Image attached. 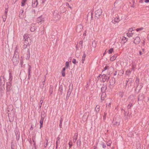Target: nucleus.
<instances>
[{"label": "nucleus", "mask_w": 149, "mask_h": 149, "mask_svg": "<svg viewBox=\"0 0 149 149\" xmlns=\"http://www.w3.org/2000/svg\"><path fill=\"white\" fill-rule=\"evenodd\" d=\"M95 111L96 113H97L100 111V106L97 105L95 107Z\"/></svg>", "instance_id": "b1692460"}, {"label": "nucleus", "mask_w": 149, "mask_h": 149, "mask_svg": "<svg viewBox=\"0 0 149 149\" xmlns=\"http://www.w3.org/2000/svg\"><path fill=\"white\" fill-rule=\"evenodd\" d=\"M18 54V52L17 51V49H16V50H15V52L14 54Z\"/></svg>", "instance_id": "bf43d9fd"}, {"label": "nucleus", "mask_w": 149, "mask_h": 149, "mask_svg": "<svg viewBox=\"0 0 149 149\" xmlns=\"http://www.w3.org/2000/svg\"><path fill=\"white\" fill-rule=\"evenodd\" d=\"M113 51V48H110L109 50L108 51V52L109 54H110L112 53V52Z\"/></svg>", "instance_id": "ea45409f"}, {"label": "nucleus", "mask_w": 149, "mask_h": 149, "mask_svg": "<svg viewBox=\"0 0 149 149\" xmlns=\"http://www.w3.org/2000/svg\"><path fill=\"white\" fill-rule=\"evenodd\" d=\"M144 30H145V29H144V28L143 27H141L140 28L137 29H136V31L138 32V31H145Z\"/></svg>", "instance_id": "7c9ffc66"}, {"label": "nucleus", "mask_w": 149, "mask_h": 149, "mask_svg": "<svg viewBox=\"0 0 149 149\" xmlns=\"http://www.w3.org/2000/svg\"><path fill=\"white\" fill-rule=\"evenodd\" d=\"M127 41V38L125 37H123L122 38L121 42L122 43L124 44Z\"/></svg>", "instance_id": "412c9836"}, {"label": "nucleus", "mask_w": 149, "mask_h": 149, "mask_svg": "<svg viewBox=\"0 0 149 149\" xmlns=\"http://www.w3.org/2000/svg\"><path fill=\"white\" fill-rule=\"evenodd\" d=\"M65 68H63V69L61 71L62 76L63 77H65Z\"/></svg>", "instance_id": "c85d7f7f"}, {"label": "nucleus", "mask_w": 149, "mask_h": 149, "mask_svg": "<svg viewBox=\"0 0 149 149\" xmlns=\"http://www.w3.org/2000/svg\"><path fill=\"white\" fill-rule=\"evenodd\" d=\"M63 121V119L62 118H61L60 120V123H59V126L60 128L61 127Z\"/></svg>", "instance_id": "e433bc0d"}, {"label": "nucleus", "mask_w": 149, "mask_h": 149, "mask_svg": "<svg viewBox=\"0 0 149 149\" xmlns=\"http://www.w3.org/2000/svg\"><path fill=\"white\" fill-rule=\"evenodd\" d=\"M116 57H117L116 54H115L111 57L110 60L111 61H113L116 59Z\"/></svg>", "instance_id": "5701e85b"}, {"label": "nucleus", "mask_w": 149, "mask_h": 149, "mask_svg": "<svg viewBox=\"0 0 149 149\" xmlns=\"http://www.w3.org/2000/svg\"><path fill=\"white\" fill-rule=\"evenodd\" d=\"M53 16L56 20L59 19L61 17L60 15L57 14V12H55L54 13Z\"/></svg>", "instance_id": "9d476101"}, {"label": "nucleus", "mask_w": 149, "mask_h": 149, "mask_svg": "<svg viewBox=\"0 0 149 149\" xmlns=\"http://www.w3.org/2000/svg\"><path fill=\"white\" fill-rule=\"evenodd\" d=\"M1 86H3L4 85L5 82L4 78L3 76H1L0 78Z\"/></svg>", "instance_id": "f8f14e48"}, {"label": "nucleus", "mask_w": 149, "mask_h": 149, "mask_svg": "<svg viewBox=\"0 0 149 149\" xmlns=\"http://www.w3.org/2000/svg\"><path fill=\"white\" fill-rule=\"evenodd\" d=\"M4 88H0V92L1 93H3L4 92Z\"/></svg>", "instance_id": "09e8293b"}, {"label": "nucleus", "mask_w": 149, "mask_h": 149, "mask_svg": "<svg viewBox=\"0 0 149 149\" xmlns=\"http://www.w3.org/2000/svg\"><path fill=\"white\" fill-rule=\"evenodd\" d=\"M112 123L114 125L116 126H118L120 124L119 121L116 118L113 119Z\"/></svg>", "instance_id": "6e6552de"}, {"label": "nucleus", "mask_w": 149, "mask_h": 149, "mask_svg": "<svg viewBox=\"0 0 149 149\" xmlns=\"http://www.w3.org/2000/svg\"><path fill=\"white\" fill-rule=\"evenodd\" d=\"M102 11L101 9H99L96 10L95 12V16L97 18H99L101 16Z\"/></svg>", "instance_id": "39448f33"}, {"label": "nucleus", "mask_w": 149, "mask_h": 149, "mask_svg": "<svg viewBox=\"0 0 149 149\" xmlns=\"http://www.w3.org/2000/svg\"><path fill=\"white\" fill-rule=\"evenodd\" d=\"M124 93L123 92H120L119 93V95L121 97H122Z\"/></svg>", "instance_id": "58836bf2"}, {"label": "nucleus", "mask_w": 149, "mask_h": 149, "mask_svg": "<svg viewBox=\"0 0 149 149\" xmlns=\"http://www.w3.org/2000/svg\"><path fill=\"white\" fill-rule=\"evenodd\" d=\"M69 93H67V96H66V99H68L69 97H70V94H68Z\"/></svg>", "instance_id": "864d4df0"}, {"label": "nucleus", "mask_w": 149, "mask_h": 149, "mask_svg": "<svg viewBox=\"0 0 149 149\" xmlns=\"http://www.w3.org/2000/svg\"><path fill=\"white\" fill-rule=\"evenodd\" d=\"M6 18H7V16H4V15H3V19H6Z\"/></svg>", "instance_id": "0e129e2a"}, {"label": "nucleus", "mask_w": 149, "mask_h": 149, "mask_svg": "<svg viewBox=\"0 0 149 149\" xmlns=\"http://www.w3.org/2000/svg\"><path fill=\"white\" fill-rule=\"evenodd\" d=\"M36 30V27L34 24H32L31 25L30 31L31 32H33Z\"/></svg>", "instance_id": "aec40b11"}, {"label": "nucleus", "mask_w": 149, "mask_h": 149, "mask_svg": "<svg viewBox=\"0 0 149 149\" xmlns=\"http://www.w3.org/2000/svg\"><path fill=\"white\" fill-rule=\"evenodd\" d=\"M102 148H105L106 147V145L104 143L102 142Z\"/></svg>", "instance_id": "de8ad7c7"}, {"label": "nucleus", "mask_w": 149, "mask_h": 149, "mask_svg": "<svg viewBox=\"0 0 149 149\" xmlns=\"http://www.w3.org/2000/svg\"><path fill=\"white\" fill-rule=\"evenodd\" d=\"M24 45L23 46V48L24 49H26L27 50V54L28 55V54L29 55L30 54V52H29V49H30V45L29 44V42H24Z\"/></svg>", "instance_id": "f03ea898"}, {"label": "nucleus", "mask_w": 149, "mask_h": 149, "mask_svg": "<svg viewBox=\"0 0 149 149\" xmlns=\"http://www.w3.org/2000/svg\"><path fill=\"white\" fill-rule=\"evenodd\" d=\"M59 91L61 95L62 94L63 87L62 85H61L59 88Z\"/></svg>", "instance_id": "c756f323"}, {"label": "nucleus", "mask_w": 149, "mask_h": 149, "mask_svg": "<svg viewBox=\"0 0 149 149\" xmlns=\"http://www.w3.org/2000/svg\"><path fill=\"white\" fill-rule=\"evenodd\" d=\"M46 143H45L44 144V147L46 148L47 146L48 145V140L46 138Z\"/></svg>", "instance_id": "c9c22d12"}, {"label": "nucleus", "mask_w": 149, "mask_h": 149, "mask_svg": "<svg viewBox=\"0 0 149 149\" xmlns=\"http://www.w3.org/2000/svg\"><path fill=\"white\" fill-rule=\"evenodd\" d=\"M44 99V97L43 96L41 98V100L40 101V104H41V105H42V104L43 102ZM40 107H41V105H40Z\"/></svg>", "instance_id": "473e14b6"}, {"label": "nucleus", "mask_w": 149, "mask_h": 149, "mask_svg": "<svg viewBox=\"0 0 149 149\" xmlns=\"http://www.w3.org/2000/svg\"><path fill=\"white\" fill-rule=\"evenodd\" d=\"M72 63L74 64H76V59H75L73 58L72 60Z\"/></svg>", "instance_id": "6e6d98bb"}, {"label": "nucleus", "mask_w": 149, "mask_h": 149, "mask_svg": "<svg viewBox=\"0 0 149 149\" xmlns=\"http://www.w3.org/2000/svg\"><path fill=\"white\" fill-rule=\"evenodd\" d=\"M77 134L75 133L74 134V137L73 138V141L74 143H75L76 142V141L77 139Z\"/></svg>", "instance_id": "bb28decb"}, {"label": "nucleus", "mask_w": 149, "mask_h": 149, "mask_svg": "<svg viewBox=\"0 0 149 149\" xmlns=\"http://www.w3.org/2000/svg\"><path fill=\"white\" fill-rule=\"evenodd\" d=\"M127 36H128L129 37H130V33H126Z\"/></svg>", "instance_id": "052dcab7"}, {"label": "nucleus", "mask_w": 149, "mask_h": 149, "mask_svg": "<svg viewBox=\"0 0 149 149\" xmlns=\"http://www.w3.org/2000/svg\"><path fill=\"white\" fill-rule=\"evenodd\" d=\"M82 25L80 24L77 25L76 28V31L78 32H80L82 31Z\"/></svg>", "instance_id": "1a4fd4ad"}, {"label": "nucleus", "mask_w": 149, "mask_h": 149, "mask_svg": "<svg viewBox=\"0 0 149 149\" xmlns=\"http://www.w3.org/2000/svg\"><path fill=\"white\" fill-rule=\"evenodd\" d=\"M21 6H24L25 4V3L24 2H23L22 1V2H21Z\"/></svg>", "instance_id": "4d7b16f0"}, {"label": "nucleus", "mask_w": 149, "mask_h": 149, "mask_svg": "<svg viewBox=\"0 0 149 149\" xmlns=\"http://www.w3.org/2000/svg\"><path fill=\"white\" fill-rule=\"evenodd\" d=\"M66 6H68L71 9H72V6L69 5L68 3H66Z\"/></svg>", "instance_id": "603ef678"}, {"label": "nucleus", "mask_w": 149, "mask_h": 149, "mask_svg": "<svg viewBox=\"0 0 149 149\" xmlns=\"http://www.w3.org/2000/svg\"><path fill=\"white\" fill-rule=\"evenodd\" d=\"M43 120H40V124L42 125L43 124Z\"/></svg>", "instance_id": "13d9d810"}, {"label": "nucleus", "mask_w": 149, "mask_h": 149, "mask_svg": "<svg viewBox=\"0 0 149 149\" xmlns=\"http://www.w3.org/2000/svg\"><path fill=\"white\" fill-rule=\"evenodd\" d=\"M60 139V138L59 136H58L57 138V141H59Z\"/></svg>", "instance_id": "e2e57ef3"}, {"label": "nucleus", "mask_w": 149, "mask_h": 149, "mask_svg": "<svg viewBox=\"0 0 149 149\" xmlns=\"http://www.w3.org/2000/svg\"><path fill=\"white\" fill-rule=\"evenodd\" d=\"M72 86L73 85H72V88H70V85L69 86V89L68 90V91L67 92V93H69L68 94H70L72 92Z\"/></svg>", "instance_id": "393cba45"}, {"label": "nucleus", "mask_w": 149, "mask_h": 149, "mask_svg": "<svg viewBox=\"0 0 149 149\" xmlns=\"http://www.w3.org/2000/svg\"><path fill=\"white\" fill-rule=\"evenodd\" d=\"M92 45L94 47H96V43L95 41H94L92 43Z\"/></svg>", "instance_id": "a18cd8bd"}, {"label": "nucleus", "mask_w": 149, "mask_h": 149, "mask_svg": "<svg viewBox=\"0 0 149 149\" xmlns=\"http://www.w3.org/2000/svg\"><path fill=\"white\" fill-rule=\"evenodd\" d=\"M113 20L114 22L118 23L119 22L120 19V18L118 17L115 18Z\"/></svg>", "instance_id": "a878e982"}, {"label": "nucleus", "mask_w": 149, "mask_h": 149, "mask_svg": "<svg viewBox=\"0 0 149 149\" xmlns=\"http://www.w3.org/2000/svg\"><path fill=\"white\" fill-rule=\"evenodd\" d=\"M139 83V80L138 78H136V80L135 82V83L134 84V86L135 87H136V89H138L139 90H140L143 87V86L141 84H140L139 85L138 84Z\"/></svg>", "instance_id": "20e7f679"}, {"label": "nucleus", "mask_w": 149, "mask_h": 149, "mask_svg": "<svg viewBox=\"0 0 149 149\" xmlns=\"http://www.w3.org/2000/svg\"><path fill=\"white\" fill-rule=\"evenodd\" d=\"M12 82H7L6 83V93L7 94H9L10 91L12 88Z\"/></svg>", "instance_id": "7ed1b4c3"}, {"label": "nucleus", "mask_w": 149, "mask_h": 149, "mask_svg": "<svg viewBox=\"0 0 149 149\" xmlns=\"http://www.w3.org/2000/svg\"><path fill=\"white\" fill-rule=\"evenodd\" d=\"M93 149H97V147L96 146H94L93 147Z\"/></svg>", "instance_id": "774afa93"}, {"label": "nucleus", "mask_w": 149, "mask_h": 149, "mask_svg": "<svg viewBox=\"0 0 149 149\" xmlns=\"http://www.w3.org/2000/svg\"><path fill=\"white\" fill-rule=\"evenodd\" d=\"M38 4L37 0H32V6L33 8L36 7Z\"/></svg>", "instance_id": "2eb2a0df"}, {"label": "nucleus", "mask_w": 149, "mask_h": 149, "mask_svg": "<svg viewBox=\"0 0 149 149\" xmlns=\"http://www.w3.org/2000/svg\"><path fill=\"white\" fill-rule=\"evenodd\" d=\"M69 147L71 148L72 146V143L71 141L69 142Z\"/></svg>", "instance_id": "3c124183"}, {"label": "nucleus", "mask_w": 149, "mask_h": 149, "mask_svg": "<svg viewBox=\"0 0 149 149\" xmlns=\"http://www.w3.org/2000/svg\"><path fill=\"white\" fill-rule=\"evenodd\" d=\"M130 70H127L126 71V74L127 75V76H128V75H130Z\"/></svg>", "instance_id": "49530a36"}, {"label": "nucleus", "mask_w": 149, "mask_h": 149, "mask_svg": "<svg viewBox=\"0 0 149 149\" xmlns=\"http://www.w3.org/2000/svg\"><path fill=\"white\" fill-rule=\"evenodd\" d=\"M40 1L41 2V3H44L46 0H40Z\"/></svg>", "instance_id": "680f3d73"}, {"label": "nucleus", "mask_w": 149, "mask_h": 149, "mask_svg": "<svg viewBox=\"0 0 149 149\" xmlns=\"http://www.w3.org/2000/svg\"><path fill=\"white\" fill-rule=\"evenodd\" d=\"M69 66V63L68 61H67L65 63V68H68Z\"/></svg>", "instance_id": "a19ab883"}, {"label": "nucleus", "mask_w": 149, "mask_h": 149, "mask_svg": "<svg viewBox=\"0 0 149 149\" xmlns=\"http://www.w3.org/2000/svg\"><path fill=\"white\" fill-rule=\"evenodd\" d=\"M136 61H135L134 63H133H133H132V69L133 70H134L135 69V68L136 67Z\"/></svg>", "instance_id": "cd10ccee"}, {"label": "nucleus", "mask_w": 149, "mask_h": 149, "mask_svg": "<svg viewBox=\"0 0 149 149\" xmlns=\"http://www.w3.org/2000/svg\"><path fill=\"white\" fill-rule=\"evenodd\" d=\"M109 68L108 66H106L105 67H104V70L102 71V72H103L104 71L106 70H107L109 69Z\"/></svg>", "instance_id": "c03bdc74"}, {"label": "nucleus", "mask_w": 149, "mask_h": 149, "mask_svg": "<svg viewBox=\"0 0 149 149\" xmlns=\"http://www.w3.org/2000/svg\"><path fill=\"white\" fill-rule=\"evenodd\" d=\"M86 54H85V53H84V54L83 55V56L82 59L81 60V62H82V63H83L84 62V61L85 60V57H86Z\"/></svg>", "instance_id": "2f4dec72"}, {"label": "nucleus", "mask_w": 149, "mask_h": 149, "mask_svg": "<svg viewBox=\"0 0 149 149\" xmlns=\"http://www.w3.org/2000/svg\"><path fill=\"white\" fill-rule=\"evenodd\" d=\"M24 42H29L30 41V39L29 38L28 35L27 34H24L23 36Z\"/></svg>", "instance_id": "0eeeda50"}, {"label": "nucleus", "mask_w": 149, "mask_h": 149, "mask_svg": "<svg viewBox=\"0 0 149 149\" xmlns=\"http://www.w3.org/2000/svg\"><path fill=\"white\" fill-rule=\"evenodd\" d=\"M77 144L78 146H81V141L80 140H78L77 141Z\"/></svg>", "instance_id": "f704fd0d"}, {"label": "nucleus", "mask_w": 149, "mask_h": 149, "mask_svg": "<svg viewBox=\"0 0 149 149\" xmlns=\"http://www.w3.org/2000/svg\"><path fill=\"white\" fill-rule=\"evenodd\" d=\"M115 82V78L113 77H112L111 79H110L109 83L110 85H113L114 84Z\"/></svg>", "instance_id": "4468645a"}, {"label": "nucleus", "mask_w": 149, "mask_h": 149, "mask_svg": "<svg viewBox=\"0 0 149 149\" xmlns=\"http://www.w3.org/2000/svg\"><path fill=\"white\" fill-rule=\"evenodd\" d=\"M9 82H12V80L13 79V76L11 72H9Z\"/></svg>", "instance_id": "4be33fe9"}, {"label": "nucleus", "mask_w": 149, "mask_h": 149, "mask_svg": "<svg viewBox=\"0 0 149 149\" xmlns=\"http://www.w3.org/2000/svg\"><path fill=\"white\" fill-rule=\"evenodd\" d=\"M12 60L13 64L15 65H17L19 63V58L18 54H14Z\"/></svg>", "instance_id": "f257e3e1"}, {"label": "nucleus", "mask_w": 149, "mask_h": 149, "mask_svg": "<svg viewBox=\"0 0 149 149\" xmlns=\"http://www.w3.org/2000/svg\"><path fill=\"white\" fill-rule=\"evenodd\" d=\"M106 97V93H102L101 96V100L102 101L104 100Z\"/></svg>", "instance_id": "f3484780"}, {"label": "nucleus", "mask_w": 149, "mask_h": 149, "mask_svg": "<svg viewBox=\"0 0 149 149\" xmlns=\"http://www.w3.org/2000/svg\"><path fill=\"white\" fill-rule=\"evenodd\" d=\"M109 73L107 75L105 74H103L102 76V79H104L105 80L103 81L104 82L105 81H108L110 77V76H109Z\"/></svg>", "instance_id": "423d86ee"}, {"label": "nucleus", "mask_w": 149, "mask_h": 149, "mask_svg": "<svg viewBox=\"0 0 149 149\" xmlns=\"http://www.w3.org/2000/svg\"><path fill=\"white\" fill-rule=\"evenodd\" d=\"M8 11V10L7 8H6L5 10V13H7Z\"/></svg>", "instance_id": "338daca9"}, {"label": "nucleus", "mask_w": 149, "mask_h": 149, "mask_svg": "<svg viewBox=\"0 0 149 149\" xmlns=\"http://www.w3.org/2000/svg\"><path fill=\"white\" fill-rule=\"evenodd\" d=\"M82 40L80 41L79 42V45L78 46V45H77L76 47V48L77 49H78L79 47H81V48L82 46Z\"/></svg>", "instance_id": "a211bd4d"}, {"label": "nucleus", "mask_w": 149, "mask_h": 149, "mask_svg": "<svg viewBox=\"0 0 149 149\" xmlns=\"http://www.w3.org/2000/svg\"><path fill=\"white\" fill-rule=\"evenodd\" d=\"M31 67L30 66H29V68L28 69V76H30V69H31Z\"/></svg>", "instance_id": "4c0bfd02"}, {"label": "nucleus", "mask_w": 149, "mask_h": 149, "mask_svg": "<svg viewBox=\"0 0 149 149\" xmlns=\"http://www.w3.org/2000/svg\"><path fill=\"white\" fill-rule=\"evenodd\" d=\"M107 114V113L105 112L104 113V118L105 119L106 117V116Z\"/></svg>", "instance_id": "5fc2aeb1"}, {"label": "nucleus", "mask_w": 149, "mask_h": 149, "mask_svg": "<svg viewBox=\"0 0 149 149\" xmlns=\"http://www.w3.org/2000/svg\"><path fill=\"white\" fill-rule=\"evenodd\" d=\"M32 141L33 142L34 144L33 145L35 147L36 146V137L35 136H33L32 137Z\"/></svg>", "instance_id": "72a5a7b5"}, {"label": "nucleus", "mask_w": 149, "mask_h": 149, "mask_svg": "<svg viewBox=\"0 0 149 149\" xmlns=\"http://www.w3.org/2000/svg\"><path fill=\"white\" fill-rule=\"evenodd\" d=\"M44 21V18H43L42 17H39L37 19V22L38 23H40L41 24Z\"/></svg>", "instance_id": "ddd939ff"}, {"label": "nucleus", "mask_w": 149, "mask_h": 149, "mask_svg": "<svg viewBox=\"0 0 149 149\" xmlns=\"http://www.w3.org/2000/svg\"><path fill=\"white\" fill-rule=\"evenodd\" d=\"M46 116L45 113L44 111H42L41 114V116L45 117Z\"/></svg>", "instance_id": "37998d69"}, {"label": "nucleus", "mask_w": 149, "mask_h": 149, "mask_svg": "<svg viewBox=\"0 0 149 149\" xmlns=\"http://www.w3.org/2000/svg\"><path fill=\"white\" fill-rule=\"evenodd\" d=\"M111 143V141H108L106 143V144L107 146H110Z\"/></svg>", "instance_id": "79ce46f5"}, {"label": "nucleus", "mask_w": 149, "mask_h": 149, "mask_svg": "<svg viewBox=\"0 0 149 149\" xmlns=\"http://www.w3.org/2000/svg\"><path fill=\"white\" fill-rule=\"evenodd\" d=\"M136 30L135 31L134 29H132V30H131V37H132L133 35H134V36H136L137 35V34L136 33Z\"/></svg>", "instance_id": "6ab92c4d"}, {"label": "nucleus", "mask_w": 149, "mask_h": 149, "mask_svg": "<svg viewBox=\"0 0 149 149\" xmlns=\"http://www.w3.org/2000/svg\"><path fill=\"white\" fill-rule=\"evenodd\" d=\"M140 41V38L139 37H136L135 39H134V42L136 44L139 43Z\"/></svg>", "instance_id": "dca6fc26"}, {"label": "nucleus", "mask_w": 149, "mask_h": 149, "mask_svg": "<svg viewBox=\"0 0 149 149\" xmlns=\"http://www.w3.org/2000/svg\"><path fill=\"white\" fill-rule=\"evenodd\" d=\"M53 92V88H50L49 89V93H50V95H51V94Z\"/></svg>", "instance_id": "8fccbe9b"}, {"label": "nucleus", "mask_w": 149, "mask_h": 149, "mask_svg": "<svg viewBox=\"0 0 149 149\" xmlns=\"http://www.w3.org/2000/svg\"><path fill=\"white\" fill-rule=\"evenodd\" d=\"M107 88V85L106 84H103L101 88L102 93H105V92Z\"/></svg>", "instance_id": "9b49d317"}, {"label": "nucleus", "mask_w": 149, "mask_h": 149, "mask_svg": "<svg viewBox=\"0 0 149 149\" xmlns=\"http://www.w3.org/2000/svg\"><path fill=\"white\" fill-rule=\"evenodd\" d=\"M41 120H42L43 121L44 119V118H45V117L44 116H41Z\"/></svg>", "instance_id": "69168bd1"}]
</instances>
